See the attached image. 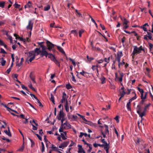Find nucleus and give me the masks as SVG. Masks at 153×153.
Wrapping results in <instances>:
<instances>
[{
    "mask_svg": "<svg viewBox=\"0 0 153 153\" xmlns=\"http://www.w3.org/2000/svg\"><path fill=\"white\" fill-rule=\"evenodd\" d=\"M29 139L30 140L31 143V146H33L34 145V144H35L34 143L33 141V140L30 138H29Z\"/></svg>",
    "mask_w": 153,
    "mask_h": 153,
    "instance_id": "nucleus-58",
    "label": "nucleus"
},
{
    "mask_svg": "<svg viewBox=\"0 0 153 153\" xmlns=\"http://www.w3.org/2000/svg\"><path fill=\"white\" fill-rule=\"evenodd\" d=\"M104 126L105 127V133L106 134L108 135L109 134V132L108 130V126L105 125Z\"/></svg>",
    "mask_w": 153,
    "mask_h": 153,
    "instance_id": "nucleus-21",
    "label": "nucleus"
},
{
    "mask_svg": "<svg viewBox=\"0 0 153 153\" xmlns=\"http://www.w3.org/2000/svg\"><path fill=\"white\" fill-rule=\"evenodd\" d=\"M149 48L150 51H152V49L153 48V45L151 43H149Z\"/></svg>",
    "mask_w": 153,
    "mask_h": 153,
    "instance_id": "nucleus-52",
    "label": "nucleus"
},
{
    "mask_svg": "<svg viewBox=\"0 0 153 153\" xmlns=\"http://www.w3.org/2000/svg\"><path fill=\"white\" fill-rule=\"evenodd\" d=\"M67 117L69 120H71V121H73L76 119L77 117L76 116L71 115L70 113H68L67 114Z\"/></svg>",
    "mask_w": 153,
    "mask_h": 153,
    "instance_id": "nucleus-6",
    "label": "nucleus"
},
{
    "mask_svg": "<svg viewBox=\"0 0 153 153\" xmlns=\"http://www.w3.org/2000/svg\"><path fill=\"white\" fill-rule=\"evenodd\" d=\"M43 42H38V44L40 46V47L42 48V50L41 51H39L41 52L42 51H43L45 50H46L47 48H46L45 46L42 45V44L43 43Z\"/></svg>",
    "mask_w": 153,
    "mask_h": 153,
    "instance_id": "nucleus-14",
    "label": "nucleus"
},
{
    "mask_svg": "<svg viewBox=\"0 0 153 153\" xmlns=\"http://www.w3.org/2000/svg\"><path fill=\"white\" fill-rule=\"evenodd\" d=\"M114 119L116 120V121H117V123H118L119 122V116H117L115 117Z\"/></svg>",
    "mask_w": 153,
    "mask_h": 153,
    "instance_id": "nucleus-56",
    "label": "nucleus"
},
{
    "mask_svg": "<svg viewBox=\"0 0 153 153\" xmlns=\"http://www.w3.org/2000/svg\"><path fill=\"white\" fill-rule=\"evenodd\" d=\"M86 73V72L85 71H84L83 70H82V72H80V74H81L82 75V76H84V74L85 73Z\"/></svg>",
    "mask_w": 153,
    "mask_h": 153,
    "instance_id": "nucleus-62",
    "label": "nucleus"
},
{
    "mask_svg": "<svg viewBox=\"0 0 153 153\" xmlns=\"http://www.w3.org/2000/svg\"><path fill=\"white\" fill-rule=\"evenodd\" d=\"M119 17L120 18V19L123 22V25H127L128 23V21L126 19V18L124 17H122L121 16H120Z\"/></svg>",
    "mask_w": 153,
    "mask_h": 153,
    "instance_id": "nucleus-13",
    "label": "nucleus"
},
{
    "mask_svg": "<svg viewBox=\"0 0 153 153\" xmlns=\"http://www.w3.org/2000/svg\"><path fill=\"white\" fill-rule=\"evenodd\" d=\"M125 64V62L123 61V60L122 61V62H119V68H120V65H124Z\"/></svg>",
    "mask_w": 153,
    "mask_h": 153,
    "instance_id": "nucleus-45",
    "label": "nucleus"
},
{
    "mask_svg": "<svg viewBox=\"0 0 153 153\" xmlns=\"http://www.w3.org/2000/svg\"><path fill=\"white\" fill-rule=\"evenodd\" d=\"M88 146L89 147V149L88 150L87 152L88 153H89L92 149V145L91 144H88Z\"/></svg>",
    "mask_w": 153,
    "mask_h": 153,
    "instance_id": "nucleus-32",
    "label": "nucleus"
},
{
    "mask_svg": "<svg viewBox=\"0 0 153 153\" xmlns=\"http://www.w3.org/2000/svg\"><path fill=\"white\" fill-rule=\"evenodd\" d=\"M92 70L94 71L96 70L97 71V73L98 74V70L97 68V66H95V65H93L91 68Z\"/></svg>",
    "mask_w": 153,
    "mask_h": 153,
    "instance_id": "nucleus-28",
    "label": "nucleus"
},
{
    "mask_svg": "<svg viewBox=\"0 0 153 153\" xmlns=\"http://www.w3.org/2000/svg\"><path fill=\"white\" fill-rule=\"evenodd\" d=\"M147 37L150 40H152V34L149 32H147Z\"/></svg>",
    "mask_w": 153,
    "mask_h": 153,
    "instance_id": "nucleus-31",
    "label": "nucleus"
},
{
    "mask_svg": "<svg viewBox=\"0 0 153 153\" xmlns=\"http://www.w3.org/2000/svg\"><path fill=\"white\" fill-rule=\"evenodd\" d=\"M148 92H144V93H143V97H141V98L142 100L140 101V103L143 104L144 102L146 100V98L147 95L148 94Z\"/></svg>",
    "mask_w": 153,
    "mask_h": 153,
    "instance_id": "nucleus-4",
    "label": "nucleus"
},
{
    "mask_svg": "<svg viewBox=\"0 0 153 153\" xmlns=\"http://www.w3.org/2000/svg\"><path fill=\"white\" fill-rule=\"evenodd\" d=\"M137 89L138 91L140 92L141 95V97H143V93H144V91L143 89L140 88L139 87H137Z\"/></svg>",
    "mask_w": 153,
    "mask_h": 153,
    "instance_id": "nucleus-23",
    "label": "nucleus"
},
{
    "mask_svg": "<svg viewBox=\"0 0 153 153\" xmlns=\"http://www.w3.org/2000/svg\"><path fill=\"white\" fill-rule=\"evenodd\" d=\"M63 128H64V126H62V125H61L59 129V132H62L63 131Z\"/></svg>",
    "mask_w": 153,
    "mask_h": 153,
    "instance_id": "nucleus-51",
    "label": "nucleus"
},
{
    "mask_svg": "<svg viewBox=\"0 0 153 153\" xmlns=\"http://www.w3.org/2000/svg\"><path fill=\"white\" fill-rule=\"evenodd\" d=\"M57 47L59 51L61 52L62 54H64L65 55H66L64 51L62 48L59 46H57Z\"/></svg>",
    "mask_w": 153,
    "mask_h": 153,
    "instance_id": "nucleus-20",
    "label": "nucleus"
},
{
    "mask_svg": "<svg viewBox=\"0 0 153 153\" xmlns=\"http://www.w3.org/2000/svg\"><path fill=\"white\" fill-rule=\"evenodd\" d=\"M21 62H20L17 64V65L18 67H20V66H22V63L24 61V59L23 58H21Z\"/></svg>",
    "mask_w": 153,
    "mask_h": 153,
    "instance_id": "nucleus-30",
    "label": "nucleus"
},
{
    "mask_svg": "<svg viewBox=\"0 0 153 153\" xmlns=\"http://www.w3.org/2000/svg\"><path fill=\"white\" fill-rule=\"evenodd\" d=\"M21 87L22 89H26L27 91H28V90L27 89V88L25 86V85L23 84H21Z\"/></svg>",
    "mask_w": 153,
    "mask_h": 153,
    "instance_id": "nucleus-54",
    "label": "nucleus"
},
{
    "mask_svg": "<svg viewBox=\"0 0 153 153\" xmlns=\"http://www.w3.org/2000/svg\"><path fill=\"white\" fill-rule=\"evenodd\" d=\"M40 52L41 54L40 55L41 57H43V56H45L46 58H47V57L48 56V58L51 59L53 56L51 53L47 52L46 51V50L42 51Z\"/></svg>",
    "mask_w": 153,
    "mask_h": 153,
    "instance_id": "nucleus-2",
    "label": "nucleus"
},
{
    "mask_svg": "<svg viewBox=\"0 0 153 153\" xmlns=\"http://www.w3.org/2000/svg\"><path fill=\"white\" fill-rule=\"evenodd\" d=\"M83 32V31L82 30H80L79 32V37H81V35L82 33Z\"/></svg>",
    "mask_w": 153,
    "mask_h": 153,
    "instance_id": "nucleus-64",
    "label": "nucleus"
},
{
    "mask_svg": "<svg viewBox=\"0 0 153 153\" xmlns=\"http://www.w3.org/2000/svg\"><path fill=\"white\" fill-rule=\"evenodd\" d=\"M100 79L101 80V81H102V83L103 84L105 82V78L103 76H102L100 78Z\"/></svg>",
    "mask_w": 153,
    "mask_h": 153,
    "instance_id": "nucleus-47",
    "label": "nucleus"
},
{
    "mask_svg": "<svg viewBox=\"0 0 153 153\" xmlns=\"http://www.w3.org/2000/svg\"><path fill=\"white\" fill-rule=\"evenodd\" d=\"M72 80L74 82H76V80L75 76H73L71 78Z\"/></svg>",
    "mask_w": 153,
    "mask_h": 153,
    "instance_id": "nucleus-55",
    "label": "nucleus"
},
{
    "mask_svg": "<svg viewBox=\"0 0 153 153\" xmlns=\"http://www.w3.org/2000/svg\"><path fill=\"white\" fill-rule=\"evenodd\" d=\"M110 107H111V106H110V105H109L108 106V107H107V108H102V110H108L110 109Z\"/></svg>",
    "mask_w": 153,
    "mask_h": 153,
    "instance_id": "nucleus-42",
    "label": "nucleus"
},
{
    "mask_svg": "<svg viewBox=\"0 0 153 153\" xmlns=\"http://www.w3.org/2000/svg\"><path fill=\"white\" fill-rule=\"evenodd\" d=\"M71 33L73 34L75 36H77L78 33L76 30H72L71 31Z\"/></svg>",
    "mask_w": 153,
    "mask_h": 153,
    "instance_id": "nucleus-27",
    "label": "nucleus"
},
{
    "mask_svg": "<svg viewBox=\"0 0 153 153\" xmlns=\"http://www.w3.org/2000/svg\"><path fill=\"white\" fill-rule=\"evenodd\" d=\"M69 143V141H66L64 142L63 143H62V146L63 148L66 147L68 146V144Z\"/></svg>",
    "mask_w": 153,
    "mask_h": 153,
    "instance_id": "nucleus-22",
    "label": "nucleus"
},
{
    "mask_svg": "<svg viewBox=\"0 0 153 153\" xmlns=\"http://www.w3.org/2000/svg\"><path fill=\"white\" fill-rule=\"evenodd\" d=\"M30 77L31 79L33 81V82L34 83H36V82L35 81V77L33 76L32 75V73H31L30 75Z\"/></svg>",
    "mask_w": 153,
    "mask_h": 153,
    "instance_id": "nucleus-26",
    "label": "nucleus"
},
{
    "mask_svg": "<svg viewBox=\"0 0 153 153\" xmlns=\"http://www.w3.org/2000/svg\"><path fill=\"white\" fill-rule=\"evenodd\" d=\"M35 57V55H33V56L30 57L29 59H28L27 60L30 62H31L34 59Z\"/></svg>",
    "mask_w": 153,
    "mask_h": 153,
    "instance_id": "nucleus-36",
    "label": "nucleus"
},
{
    "mask_svg": "<svg viewBox=\"0 0 153 153\" xmlns=\"http://www.w3.org/2000/svg\"><path fill=\"white\" fill-rule=\"evenodd\" d=\"M134 142L136 146L140 148L143 145L144 142L140 136L134 135Z\"/></svg>",
    "mask_w": 153,
    "mask_h": 153,
    "instance_id": "nucleus-1",
    "label": "nucleus"
},
{
    "mask_svg": "<svg viewBox=\"0 0 153 153\" xmlns=\"http://www.w3.org/2000/svg\"><path fill=\"white\" fill-rule=\"evenodd\" d=\"M124 87H123L121 88L120 89V92L121 95L124 96L126 94V92L124 90Z\"/></svg>",
    "mask_w": 153,
    "mask_h": 153,
    "instance_id": "nucleus-16",
    "label": "nucleus"
},
{
    "mask_svg": "<svg viewBox=\"0 0 153 153\" xmlns=\"http://www.w3.org/2000/svg\"><path fill=\"white\" fill-rule=\"evenodd\" d=\"M31 6V4L30 1H29L28 3L25 5L24 7L25 9L28 7H30Z\"/></svg>",
    "mask_w": 153,
    "mask_h": 153,
    "instance_id": "nucleus-24",
    "label": "nucleus"
},
{
    "mask_svg": "<svg viewBox=\"0 0 153 153\" xmlns=\"http://www.w3.org/2000/svg\"><path fill=\"white\" fill-rule=\"evenodd\" d=\"M78 153H84V152H85L83 149L82 147V146L80 145H78Z\"/></svg>",
    "mask_w": 153,
    "mask_h": 153,
    "instance_id": "nucleus-15",
    "label": "nucleus"
},
{
    "mask_svg": "<svg viewBox=\"0 0 153 153\" xmlns=\"http://www.w3.org/2000/svg\"><path fill=\"white\" fill-rule=\"evenodd\" d=\"M13 63H12V65L10 67V68H9L6 71V73H7V74H9L10 73V71H11V68L13 66Z\"/></svg>",
    "mask_w": 153,
    "mask_h": 153,
    "instance_id": "nucleus-38",
    "label": "nucleus"
},
{
    "mask_svg": "<svg viewBox=\"0 0 153 153\" xmlns=\"http://www.w3.org/2000/svg\"><path fill=\"white\" fill-rule=\"evenodd\" d=\"M137 112L139 114L140 117H141L142 119L143 117L145 116V113L146 112H145L144 111H143L142 112H140V111L138 110H137Z\"/></svg>",
    "mask_w": 153,
    "mask_h": 153,
    "instance_id": "nucleus-17",
    "label": "nucleus"
},
{
    "mask_svg": "<svg viewBox=\"0 0 153 153\" xmlns=\"http://www.w3.org/2000/svg\"><path fill=\"white\" fill-rule=\"evenodd\" d=\"M150 105V103L149 104L146 105L144 107V108L143 111L146 112V111L147 108Z\"/></svg>",
    "mask_w": 153,
    "mask_h": 153,
    "instance_id": "nucleus-50",
    "label": "nucleus"
},
{
    "mask_svg": "<svg viewBox=\"0 0 153 153\" xmlns=\"http://www.w3.org/2000/svg\"><path fill=\"white\" fill-rule=\"evenodd\" d=\"M64 125H65V126H64V128L65 129H68L71 128V126L67 121L64 123L63 126H64Z\"/></svg>",
    "mask_w": 153,
    "mask_h": 153,
    "instance_id": "nucleus-8",
    "label": "nucleus"
},
{
    "mask_svg": "<svg viewBox=\"0 0 153 153\" xmlns=\"http://www.w3.org/2000/svg\"><path fill=\"white\" fill-rule=\"evenodd\" d=\"M142 51H145L142 48L141 46L139 48H138L137 46H134V55L137 53H139L141 52Z\"/></svg>",
    "mask_w": 153,
    "mask_h": 153,
    "instance_id": "nucleus-3",
    "label": "nucleus"
},
{
    "mask_svg": "<svg viewBox=\"0 0 153 153\" xmlns=\"http://www.w3.org/2000/svg\"><path fill=\"white\" fill-rule=\"evenodd\" d=\"M0 45H3L4 46V47L6 48L7 49H8V48H7V45L5 44H4V43L3 42L1 41V40H0Z\"/></svg>",
    "mask_w": 153,
    "mask_h": 153,
    "instance_id": "nucleus-29",
    "label": "nucleus"
},
{
    "mask_svg": "<svg viewBox=\"0 0 153 153\" xmlns=\"http://www.w3.org/2000/svg\"><path fill=\"white\" fill-rule=\"evenodd\" d=\"M120 77H117L116 78H115V79L116 80L120 82H122L123 80V74L120 73Z\"/></svg>",
    "mask_w": 153,
    "mask_h": 153,
    "instance_id": "nucleus-18",
    "label": "nucleus"
},
{
    "mask_svg": "<svg viewBox=\"0 0 153 153\" xmlns=\"http://www.w3.org/2000/svg\"><path fill=\"white\" fill-rule=\"evenodd\" d=\"M123 56V53L122 51H119L117 53V56L121 57Z\"/></svg>",
    "mask_w": 153,
    "mask_h": 153,
    "instance_id": "nucleus-46",
    "label": "nucleus"
},
{
    "mask_svg": "<svg viewBox=\"0 0 153 153\" xmlns=\"http://www.w3.org/2000/svg\"><path fill=\"white\" fill-rule=\"evenodd\" d=\"M64 116L62 110H61L59 112V116L57 119L59 120H60L61 118H64Z\"/></svg>",
    "mask_w": 153,
    "mask_h": 153,
    "instance_id": "nucleus-11",
    "label": "nucleus"
},
{
    "mask_svg": "<svg viewBox=\"0 0 153 153\" xmlns=\"http://www.w3.org/2000/svg\"><path fill=\"white\" fill-rule=\"evenodd\" d=\"M66 87L68 89H69L72 88L71 85L69 84L66 85Z\"/></svg>",
    "mask_w": 153,
    "mask_h": 153,
    "instance_id": "nucleus-48",
    "label": "nucleus"
},
{
    "mask_svg": "<svg viewBox=\"0 0 153 153\" xmlns=\"http://www.w3.org/2000/svg\"><path fill=\"white\" fill-rule=\"evenodd\" d=\"M46 44L48 47V48H47V49H48L49 51H51L54 47L53 44L48 40L46 42Z\"/></svg>",
    "mask_w": 153,
    "mask_h": 153,
    "instance_id": "nucleus-5",
    "label": "nucleus"
},
{
    "mask_svg": "<svg viewBox=\"0 0 153 153\" xmlns=\"http://www.w3.org/2000/svg\"><path fill=\"white\" fill-rule=\"evenodd\" d=\"M50 8V7L49 5H47V7H45L44 8L45 11L48 10Z\"/></svg>",
    "mask_w": 153,
    "mask_h": 153,
    "instance_id": "nucleus-40",
    "label": "nucleus"
},
{
    "mask_svg": "<svg viewBox=\"0 0 153 153\" xmlns=\"http://www.w3.org/2000/svg\"><path fill=\"white\" fill-rule=\"evenodd\" d=\"M27 55L28 57L27 59V60L29 58L32 57L33 55H35L34 52L33 51L29 52L27 53Z\"/></svg>",
    "mask_w": 153,
    "mask_h": 153,
    "instance_id": "nucleus-19",
    "label": "nucleus"
},
{
    "mask_svg": "<svg viewBox=\"0 0 153 153\" xmlns=\"http://www.w3.org/2000/svg\"><path fill=\"white\" fill-rule=\"evenodd\" d=\"M51 97L50 98V100L54 104H55L54 97L52 94H51Z\"/></svg>",
    "mask_w": 153,
    "mask_h": 153,
    "instance_id": "nucleus-25",
    "label": "nucleus"
},
{
    "mask_svg": "<svg viewBox=\"0 0 153 153\" xmlns=\"http://www.w3.org/2000/svg\"><path fill=\"white\" fill-rule=\"evenodd\" d=\"M52 148L53 149L52 150L56 151L57 152V150H58V149H57L56 147H54V145L53 144L52 145Z\"/></svg>",
    "mask_w": 153,
    "mask_h": 153,
    "instance_id": "nucleus-44",
    "label": "nucleus"
},
{
    "mask_svg": "<svg viewBox=\"0 0 153 153\" xmlns=\"http://www.w3.org/2000/svg\"><path fill=\"white\" fill-rule=\"evenodd\" d=\"M134 100V97H132L131 99L129 100V102L127 104V107L128 110L131 111V101Z\"/></svg>",
    "mask_w": 153,
    "mask_h": 153,
    "instance_id": "nucleus-9",
    "label": "nucleus"
},
{
    "mask_svg": "<svg viewBox=\"0 0 153 153\" xmlns=\"http://www.w3.org/2000/svg\"><path fill=\"white\" fill-rule=\"evenodd\" d=\"M1 51H0L1 53H2L4 54H6L7 53L5 51L4 49L2 48H1Z\"/></svg>",
    "mask_w": 153,
    "mask_h": 153,
    "instance_id": "nucleus-53",
    "label": "nucleus"
},
{
    "mask_svg": "<svg viewBox=\"0 0 153 153\" xmlns=\"http://www.w3.org/2000/svg\"><path fill=\"white\" fill-rule=\"evenodd\" d=\"M65 119L64 118H62V119H61V124L62 126H63V124H64V123H63V121L65 120Z\"/></svg>",
    "mask_w": 153,
    "mask_h": 153,
    "instance_id": "nucleus-57",
    "label": "nucleus"
},
{
    "mask_svg": "<svg viewBox=\"0 0 153 153\" xmlns=\"http://www.w3.org/2000/svg\"><path fill=\"white\" fill-rule=\"evenodd\" d=\"M5 2L0 1V7L3 8L5 5Z\"/></svg>",
    "mask_w": 153,
    "mask_h": 153,
    "instance_id": "nucleus-34",
    "label": "nucleus"
},
{
    "mask_svg": "<svg viewBox=\"0 0 153 153\" xmlns=\"http://www.w3.org/2000/svg\"><path fill=\"white\" fill-rule=\"evenodd\" d=\"M120 58L121 57L117 56V57L116 58L118 62H120Z\"/></svg>",
    "mask_w": 153,
    "mask_h": 153,
    "instance_id": "nucleus-59",
    "label": "nucleus"
},
{
    "mask_svg": "<svg viewBox=\"0 0 153 153\" xmlns=\"http://www.w3.org/2000/svg\"><path fill=\"white\" fill-rule=\"evenodd\" d=\"M2 61L1 62V63L2 66H4L6 63V61L4 60V58H2L1 59Z\"/></svg>",
    "mask_w": 153,
    "mask_h": 153,
    "instance_id": "nucleus-35",
    "label": "nucleus"
},
{
    "mask_svg": "<svg viewBox=\"0 0 153 153\" xmlns=\"http://www.w3.org/2000/svg\"><path fill=\"white\" fill-rule=\"evenodd\" d=\"M55 23L54 22L52 24H51H51L50 26L51 27H54V28H57V27H59L58 26L55 25Z\"/></svg>",
    "mask_w": 153,
    "mask_h": 153,
    "instance_id": "nucleus-43",
    "label": "nucleus"
},
{
    "mask_svg": "<svg viewBox=\"0 0 153 153\" xmlns=\"http://www.w3.org/2000/svg\"><path fill=\"white\" fill-rule=\"evenodd\" d=\"M18 39H19L20 40L23 41L24 42H25V41H24V39L22 38H21L19 36L18 37Z\"/></svg>",
    "mask_w": 153,
    "mask_h": 153,
    "instance_id": "nucleus-61",
    "label": "nucleus"
},
{
    "mask_svg": "<svg viewBox=\"0 0 153 153\" xmlns=\"http://www.w3.org/2000/svg\"><path fill=\"white\" fill-rule=\"evenodd\" d=\"M37 100V102L39 104V106L41 107H43V105L42 104V103L40 102V101L39 100V99L37 98V99L36 100Z\"/></svg>",
    "mask_w": 153,
    "mask_h": 153,
    "instance_id": "nucleus-41",
    "label": "nucleus"
},
{
    "mask_svg": "<svg viewBox=\"0 0 153 153\" xmlns=\"http://www.w3.org/2000/svg\"><path fill=\"white\" fill-rule=\"evenodd\" d=\"M104 149L106 150V149H109V144H108L107 143H106V144H104Z\"/></svg>",
    "mask_w": 153,
    "mask_h": 153,
    "instance_id": "nucleus-33",
    "label": "nucleus"
},
{
    "mask_svg": "<svg viewBox=\"0 0 153 153\" xmlns=\"http://www.w3.org/2000/svg\"><path fill=\"white\" fill-rule=\"evenodd\" d=\"M69 60H70L72 62V63L73 64V65L74 66H75L76 65V64L75 62L74 61V60L72 59L71 58H69Z\"/></svg>",
    "mask_w": 153,
    "mask_h": 153,
    "instance_id": "nucleus-39",
    "label": "nucleus"
},
{
    "mask_svg": "<svg viewBox=\"0 0 153 153\" xmlns=\"http://www.w3.org/2000/svg\"><path fill=\"white\" fill-rule=\"evenodd\" d=\"M30 95L32 97H33V98H34L35 99H37V98L35 95L32 94H30Z\"/></svg>",
    "mask_w": 153,
    "mask_h": 153,
    "instance_id": "nucleus-60",
    "label": "nucleus"
},
{
    "mask_svg": "<svg viewBox=\"0 0 153 153\" xmlns=\"http://www.w3.org/2000/svg\"><path fill=\"white\" fill-rule=\"evenodd\" d=\"M14 7L16 8H19L20 6V5H19V4L16 3L14 5Z\"/></svg>",
    "mask_w": 153,
    "mask_h": 153,
    "instance_id": "nucleus-49",
    "label": "nucleus"
},
{
    "mask_svg": "<svg viewBox=\"0 0 153 153\" xmlns=\"http://www.w3.org/2000/svg\"><path fill=\"white\" fill-rule=\"evenodd\" d=\"M51 60L54 62L55 64L58 65L59 66H60L59 62L56 59L54 56H53Z\"/></svg>",
    "mask_w": 153,
    "mask_h": 153,
    "instance_id": "nucleus-12",
    "label": "nucleus"
},
{
    "mask_svg": "<svg viewBox=\"0 0 153 153\" xmlns=\"http://www.w3.org/2000/svg\"><path fill=\"white\" fill-rule=\"evenodd\" d=\"M36 135L37 136V137L39 138V139L41 141L42 140V138L38 134H36Z\"/></svg>",
    "mask_w": 153,
    "mask_h": 153,
    "instance_id": "nucleus-63",
    "label": "nucleus"
},
{
    "mask_svg": "<svg viewBox=\"0 0 153 153\" xmlns=\"http://www.w3.org/2000/svg\"><path fill=\"white\" fill-rule=\"evenodd\" d=\"M68 97L67 96L66 93L64 92H63L62 93V99L61 100V102L62 103H63L65 102V101H66L67 100V98Z\"/></svg>",
    "mask_w": 153,
    "mask_h": 153,
    "instance_id": "nucleus-7",
    "label": "nucleus"
},
{
    "mask_svg": "<svg viewBox=\"0 0 153 153\" xmlns=\"http://www.w3.org/2000/svg\"><path fill=\"white\" fill-rule=\"evenodd\" d=\"M60 134L62 139L63 140H65L67 139L66 137L65 136L64 134L61 133Z\"/></svg>",
    "mask_w": 153,
    "mask_h": 153,
    "instance_id": "nucleus-37",
    "label": "nucleus"
},
{
    "mask_svg": "<svg viewBox=\"0 0 153 153\" xmlns=\"http://www.w3.org/2000/svg\"><path fill=\"white\" fill-rule=\"evenodd\" d=\"M33 22H32L31 20H30L29 21L28 25L27 27V29L32 30L33 28Z\"/></svg>",
    "mask_w": 153,
    "mask_h": 153,
    "instance_id": "nucleus-10",
    "label": "nucleus"
}]
</instances>
